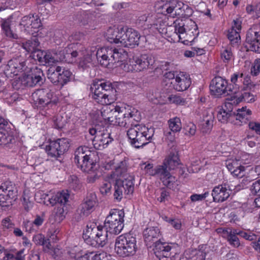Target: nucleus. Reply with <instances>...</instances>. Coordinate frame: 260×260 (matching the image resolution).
<instances>
[{
  "label": "nucleus",
  "instance_id": "f257e3e1",
  "mask_svg": "<svg viewBox=\"0 0 260 260\" xmlns=\"http://www.w3.org/2000/svg\"><path fill=\"white\" fill-rule=\"evenodd\" d=\"M90 90L93 99L102 105H110L116 100V90L110 82H93Z\"/></svg>",
  "mask_w": 260,
  "mask_h": 260
},
{
  "label": "nucleus",
  "instance_id": "f03ea898",
  "mask_svg": "<svg viewBox=\"0 0 260 260\" xmlns=\"http://www.w3.org/2000/svg\"><path fill=\"white\" fill-rule=\"evenodd\" d=\"M154 134L153 127L143 125H135L127 131V136L132 146L139 148L147 144Z\"/></svg>",
  "mask_w": 260,
  "mask_h": 260
},
{
  "label": "nucleus",
  "instance_id": "7ed1b4c3",
  "mask_svg": "<svg viewBox=\"0 0 260 260\" xmlns=\"http://www.w3.org/2000/svg\"><path fill=\"white\" fill-rule=\"evenodd\" d=\"M95 55L100 64L108 68H114L116 62L122 61L127 56V52L123 49L109 47L99 49Z\"/></svg>",
  "mask_w": 260,
  "mask_h": 260
},
{
  "label": "nucleus",
  "instance_id": "20e7f679",
  "mask_svg": "<svg viewBox=\"0 0 260 260\" xmlns=\"http://www.w3.org/2000/svg\"><path fill=\"white\" fill-rule=\"evenodd\" d=\"M104 229L95 222H88L83 234L84 241L92 247L104 246L107 242L108 236Z\"/></svg>",
  "mask_w": 260,
  "mask_h": 260
},
{
  "label": "nucleus",
  "instance_id": "39448f33",
  "mask_svg": "<svg viewBox=\"0 0 260 260\" xmlns=\"http://www.w3.org/2000/svg\"><path fill=\"white\" fill-rule=\"evenodd\" d=\"M137 249L136 239L130 234L121 235L116 239L115 251L119 256L134 255Z\"/></svg>",
  "mask_w": 260,
  "mask_h": 260
},
{
  "label": "nucleus",
  "instance_id": "423d86ee",
  "mask_svg": "<svg viewBox=\"0 0 260 260\" xmlns=\"http://www.w3.org/2000/svg\"><path fill=\"white\" fill-rule=\"evenodd\" d=\"M44 81V75L43 71L36 67L31 68L29 72L18 79L15 80L12 85L16 89L23 87H33L41 85Z\"/></svg>",
  "mask_w": 260,
  "mask_h": 260
},
{
  "label": "nucleus",
  "instance_id": "0eeeda50",
  "mask_svg": "<svg viewBox=\"0 0 260 260\" xmlns=\"http://www.w3.org/2000/svg\"><path fill=\"white\" fill-rule=\"evenodd\" d=\"M124 212L123 210L113 209L107 216L104 228L108 234L118 235L123 228Z\"/></svg>",
  "mask_w": 260,
  "mask_h": 260
},
{
  "label": "nucleus",
  "instance_id": "6e6552de",
  "mask_svg": "<svg viewBox=\"0 0 260 260\" xmlns=\"http://www.w3.org/2000/svg\"><path fill=\"white\" fill-rule=\"evenodd\" d=\"M154 63V60L150 54H144L134 56L124 65L127 72H141L150 68Z\"/></svg>",
  "mask_w": 260,
  "mask_h": 260
},
{
  "label": "nucleus",
  "instance_id": "1a4fd4ad",
  "mask_svg": "<svg viewBox=\"0 0 260 260\" xmlns=\"http://www.w3.org/2000/svg\"><path fill=\"white\" fill-rule=\"evenodd\" d=\"M33 103L38 108L47 110L56 105L53 92L48 89H39L31 95Z\"/></svg>",
  "mask_w": 260,
  "mask_h": 260
},
{
  "label": "nucleus",
  "instance_id": "9d476101",
  "mask_svg": "<svg viewBox=\"0 0 260 260\" xmlns=\"http://www.w3.org/2000/svg\"><path fill=\"white\" fill-rule=\"evenodd\" d=\"M133 180V177L131 176L123 180L115 178L113 193L115 201L120 202L124 195L133 193L134 190Z\"/></svg>",
  "mask_w": 260,
  "mask_h": 260
},
{
  "label": "nucleus",
  "instance_id": "9b49d317",
  "mask_svg": "<svg viewBox=\"0 0 260 260\" xmlns=\"http://www.w3.org/2000/svg\"><path fill=\"white\" fill-rule=\"evenodd\" d=\"M21 29L29 35L38 36L39 30L43 26L40 17L38 15L29 14L23 16L20 22Z\"/></svg>",
  "mask_w": 260,
  "mask_h": 260
},
{
  "label": "nucleus",
  "instance_id": "f8f14e48",
  "mask_svg": "<svg viewBox=\"0 0 260 260\" xmlns=\"http://www.w3.org/2000/svg\"><path fill=\"white\" fill-rule=\"evenodd\" d=\"M93 153L85 146L79 147L74 152V162L77 167L83 170H88V167L94 164Z\"/></svg>",
  "mask_w": 260,
  "mask_h": 260
},
{
  "label": "nucleus",
  "instance_id": "ddd939ff",
  "mask_svg": "<svg viewBox=\"0 0 260 260\" xmlns=\"http://www.w3.org/2000/svg\"><path fill=\"white\" fill-rule=\"evenodd\" d=\"M70 147V141L67 138L57 139L51 141L46 146V151L48 156L57 159L67 152Z\"/></svg>",
  "mask_w": 260,
  "mask_h": 260
},
{
  "label": "nucleus",
  "instance_id": "4468645a",
  "mask_svg": "<svg viewBox=\"0 0 260 260\" xmlns=\"http://www.w3.org/2000/svg\"><path fill=\"white\" fill-rule=\"evenodd\" d=\"M154 247V253L159 260H172L177 253V245L172 243L157 241Z\"/></svg>",
  "mask_w": 260,
  "mask_h": 260
},
{
  "label": "nucleus",
  "instance_id": "2eb2a0df",
  "mask_svg": "<svg viewBox=\"0 0 260 260\" xmlns=\"http://www.w3.org/2000/svg\"><path fill=\"white\" fill-rule=\"evenodd\" d=\"M245 45L247 49L260 53V25L254 26L248 29Z\"/></svg>",
  "mask_w": 260,
  "mask_h": 260
},
{
  "label": "nucleus",
  "instance_id": "dca6fc26",
  "mask_svg": "<svg viewBox=\"0 0 260 260\" xmlns=\"http://www.w3.org/2000/svg\"><path fill=\"white\" fill-rule=\"evenodd\" d=\"M210 89L212 94L217 96L230 94L232 90L230 88L228 89V82L221 77H214L211 82Z\"/></svg>",
  "mask_w": 260,
  "mask_h": 260
},
{
  "label": "nucleus",
  "instance_id": "f3484780",
  "mask_svg": "<svg viewBox=\"0 0 260 260\" xmlns=\"http://www.w3.org/2000/svg\"><path fill=\"white\" fill-rule=\"evenodd\" d=\"M102 128L101 132L99 133L97 136H95L93 140L94 147H98L99 149L107 147L116 137V136L113 135L112 129L109 131L105 128L104 126L102 127Z\"/></svg>",
  "mask_w": 260,
  "mask_h": 260
},
{
  "label": "nucleus",
  "instance_id": "a211bd4d",
  "mask_svg": "<svg viewBox=\"0 0 260 260\" xmlns=\"http://www.w3.org/2000/svg\"><path fill=\"white\" fill-rule=\"evenodd\" d=\"M14 142L10 124L7 120L0 117V145L8 146Z\"/></svg>",
  "mask_w": 260,
  "mask_h": 260
},
{
  "label": "nucleus",
  "instance_id": "6ab92c4d",
  "mask_svg": "<svg viewBox=\"0 0 260 260\" xmlns=\"http://www.w3.org/2000/svg\"><path fill=\"white\" fill-rule=\"evenodd\" d=\"M27 67L26 66L25 60L21 57L14 58L8 62L5 69V74L7 76L17 75L19 72L25 71Z\"/></svg>",
  "mask_w": 260,
  "mask_h": 260
},
{
  "label": "nucleus",
  "instance_id": "aec40b11",
  "mask_svg": "<svg viewBox=\"0 0 260 260\" xmlns=\"http://www.w3.org/2000/svg\"><path fill=\"white\" fill-rule=\"evenodd\" d=\"M191 83L189 75L184 72H180L176 75L175 79L170 82L173 88L178 91H183L187 89L190 86Z\"/></svg>",
  "mask_w": 260,
  "mask_h": 260
},
{
  "label": "nucleus",
  "instance_id": "412c9836",
  "mask_svg": "<svg viewBox=\"0 0 260 260\" xmlns=\"http://www.w3.org/2000/svg\"><path fill=\"white\" fill-rule=\"evenodd\" d=\"M124 38L123 47L133 48L139 45L140 36L136 30L132 28L127 29Z\"/></svg>",
  "mask_w": 260,
  "mask_h": 260
},
{
  "label": "nucleus",
  "instance_id": "4be33fe9",
  "mask_svg": "<svg viewBox=\"0 0 260 260\" xmlns=\"http://www.w3.org/2000/svg\"><path fill=\"white\" fill-rule=\"evenodd\" d=\"M143 236L147 245H150L152 243L155 245L157 241H160V229L157 226L147 228L143 231Z\"/></svg>",
  "mask_w": 260,
  "mask_h": 260
},
{
  "label": "nucleus",
  "instance_id": "5701e85b",
  "mask_svg": "<svg viewBox=\"0 0 260 260\" xmlns=\"http://www.w3.org/2000/svg\"><path fill=\"white\" fill-rule=\"evenodd\" d=\"M230 194V190L228 189L225 185H219L215 186L212 192L213 201L215 202H223L226 200Z\"/></svg>",
  "mask_w": 260,
  "mask_h": 260
},
{
  "label": "nucleus",
  "instance_id": "b1692460",
  "mask_svg": "<svg viewBox=\"0 0 260 260\" xmlns=\"http://www.w3.org/2000/svg\"><path fill=\"white\" fill-rule=\"evenodd\" d=\"M168 123L170 131H165V135L168 139L173 142L175 140V137L172 134L179 132L181 129V120L179 117H175L169 119Z\"/></svg>",
  "mask_w": 260,
  "mask_h": 260
},
{
  "label": "nucleus",
  "instance_id": "393cba45",
  "mask_svg": "<svg viewBox=\"0 0 260 260\" xmlns=\"http://www.w3.org/2000/svg\"><path fill=\"white\" fill-rule=\"evenodd\" d=\"M69 191L68 190H62L53 195L51 198L49 199L48 201L52 206H65L69 201Z\"/></svg>",
  "mask_w": 260,
  "mask_h": 260
},
{
  "label": "nucleus",
  "instance_id": "a878e982",
  "mask_svg": "<svg viewBox=\"0 0 260 260\" xmlns=\"http://www.w3.org/2000/svg\"><path fill=\"white\" fill-rule=\"evenodd\" d=\"M96 197L93 193L88 194L79 207L89 215L94 210L96 204Z\"/></svg>",
  "mask_w": 260,
  "mask_h": 260
},
{
  "label": "nucleus",
  "instance_id": "bb28decb",
  "mask_svg": "<svg viewBox=\"0 0 260 260\" xmlns=\"http://www.w3.org/2000/svg\"><path fill=\"white\" fill-rule=\"evenodd\" d=\"M113 120V125L126 127L129 126V119L128 118L127 112L119 111L117 110V108H116Z\"/></svg>",
  "mask_w": 260,
  "mask_h": 260
},
{
  "label": "nucleus",
  "instance_id": "cd10ccee",
  "mask_svg": "<svg viewBox=\"0 0 260 260\" xmlns=\"http://www.w3.org/2000/svg\"><path fill=\"white\" fill-rule=\"evenodd\" d=\"M88 170H83L84 172L88 174L87 181L88 183L94 182L101 176L100 171V166L96 162L88 167Z\"/></svg>",
  "mask_w": 260,
  "mask_h": 260
},
{
  "label": "nucleus",
  "instance_id": "c85d7f7f",
  "mask_svg": "<svg viewBox=\"0 0 260 260\" xmlns=\"http://www.w3.org/2000/svg\"><path fill=\"white\" fill-rule=\"evenodd\" d=\"M251 111L246 109V107H242L237 110V113H233V117L241 123H247L250 119Z\"/></svg>",
  "mask_w": 260,
  "mask_h": 260
},
{
  "label": "nucleus",
  "instance_id": "c756f323",
  "mask_svg": "<svg viewBox=\"0 0 260 260\" xmlns=\"http://www.w3.org/2000/svg\"><path fill=\"white\" fill-rule=\"evenodd\" d=\"M17 199L12 196L9 197L2 189H0V206L3 210L9 209Z\"/></svg>",
  "mask_w": 260,
  "mask_h": 260
},
{
  "label": "nucleus",
  "instance_id": "7c9ffc66",
  "mask_svg": "<svg viewBox=\"0 0 260 260\" xmlns=\"http://www.w3.org/2000/svg\"><path fill=\"white\" fill-rule=\"evenodd\" d=\"M192 9L187 5H184L182 2L178 1L176 9V15L183 18H188L191 15Z\"/></svg>",
  "mask_w": 260,
  "mask_h": 260
},
{
  "label": "nucleus",
  "instance_id": "2f4dec72",
  "mask_svg": "<svg viewBox=\"0 0 260 260\" xmlns=\"http://www.w3.org/2000/svg\"><path fill=\"white\" fill-rule=\"evenodd\" d=\"M0 189H2L3 192L5 191L8 195L9 194V196L17 199V188L15 184L11 181L8 180L2 183L0 186Z\"/></svg>",
  "mask_w": 260,
  "mask_h": 260
},
{
  "label": "nucleus",
  "instance_id": "473e14b6",
  "mask_svg": "<svg viewBox=\"0 0 260 260\" xmlns=\"http://www.w3.org/2000/svg\"><path fill=\"white\" fill-rule=\"evenodd\" d=\"M94 16L91 14L84 13L80 20L81 25L84 26L86 29H94L95 28V23Z\"/></svg>",
  "mask_w": 260,
  "mask_h": 260
},
{
  "label": "nucleus",
  "instance_id": "72a5a7b5",
  "mask_svg": "<svg viewBox=\"0 0 260 260\" xmlns=\"http://www.w3.org/2000/svg\"><path fill=\"white\" fill-rule=\"evenodd\" d=\"M40 42L37 38H33L22 43L23 48L28 52L32 53L40 48Z\"/></svg>",
  "mask_w": 260,
  "mask_h": 260
},
{
  "label": "nucleus",
  "instance_id": "f704fd0d",
  "mask_svg": "<svg viewBox=\"0 0 260 260\" xmlns=\"http://www.w3.org/2000/svg\"><path fill=\"white\" fill-rule=\"evenodd\" d=\"M61 71V67L59 66H54L49 68L48 70V78L50 81L55 85L59 83V74Z\"/></svg>",
  "mask_w": 260,
  "mask_h": 260
},
{
  "label": "nucleus",
  "instance_id": "c9c22d12",
  "mask_svg": "<svg viewBox=\"0 0 260 260\" xmlns=\"http://www.w3.org/2000/svg\"><path fill=\"white\" fill-rule=\"evenodd\" d=\"M170 174L171 173H170L169 170L167 168V166H166V164L164 163L161 165L156 166L152 171L150 172V175H156L160 178L161 180L168 175H170Z\"/></svg>",
  "mask_w": 260,
  "mask_h": 260
},
{
  "label": "nucleus",
  "instance_id": "e433bc0d",
  "mask_svg": "<svg viewBox=\"0 0 260 260\" xmlns=\"http://www.w3.org/2000/svg\"><path fill=\"white\" fill-rule=\"evenodd\" d=\"M178 1L175 0L172 2L166 3L161 7V13L167 15L174 17L176 15V9L177 6Z\"/></svg>",
  "mask_w": 260,
  "mask_h": 260
},
{
  "label": "nucleus",
  "instance_id": "4c0bfd02",
  "mask_svg": "<svg viewBox=\"0 0 260 260\" xmlns=\"http://www.w3.org/2000/svg\"><path fill=\"white\" fill-rule=\"evenodd\" d=\"M69 53H71L69 50L68 51V47L63 49L58 50L56 52L53 53L56 57L57 61H60L71 63L73 62V60L70 59Z\"/></svg>",
  "mask_w": 260,
  "mask_h": 260
},
{
  "label": "nucleus",
  "instance_id": "58836bf2",
  "mask_svg": "<svg viewBox=\"0 0 260 260\" xmlns=\"http://www.w3.org/2000/svg\"><path fill=\"white\" fill-rule=\"evenodd\" d=\"M179 159L177 155L175 153H170L168 157L164 161V164H166L167 168L170 171L174 170L176 167L179 164Z\"/></svg>",
  "mask_w": 260,
  "mask_h": 260
},
{
  "label": "nucleus",
  "instance_id": "ea45409f",
  "mask_svg": "<svg viewBox=\"0 0 260 260\" xmlns=\"http://www.w3.org/2000/svg\"><path fill=\"white\" fill-rule=\"evenodd\" d=\"M127 171L126 163L125 161H122L117 166H115V171L111 174L112 178H118L121 176H124Z\"/></svg>",
  "mask_w": 260,
  "mask_h": 260
},
{
  "label": "nucleus",
  "instance_id": "a19ab883",
  "mask_svg": "<svg viewBox=\"0 0 260 260\" xmlns=\"http://www.w3.org/2000/svg\"><path fill=\"white\" fill-rule=\"evenodd\" d=\"M130 111H127L128 118L129 119V126L131 127L134 126L135 125H140L135 122L140 121L141 119L140 113L136 109L134 108L133 110H130Z\"/></svg>",
  "mask_w": 260,
  "mask_h": 260
},
{
  "label": "nucleus",
  "instance_id": "79ce46f5",
  "mask_svg": "<svg viewBox=\"0 0 260 260\" xmlns=\"http://www.w3.org/2000/svg\"><path fill=\"white\" fill-rule=\"evenodd\" d=\"M116 108L112 110L107 108L101 112V117L105 120V122H109L110 124H112Z\"/></svg>",
  "mask_w": 260,
  "mask_h": 260
},
{
  "label": "nucleus",
  "instance_id": "37998d69",
  "mask_svg": "<svg viewBox=\"0 0 260 260\" xmlns=\"http://www.w3.org/2000/svg\"><path fill=\"white\" fill-rule=\"evenodd\" d=\"M241 102V100L236 98L235 96H232L231 99H227L223 107L221 108L223 110L229 113H234L233 105H237Z\"/></svg>",
  "mask_w": 260,
  "mask_h": 260
},
{
  "label": "nucleus",
  "instance_id": "c03bdc74",
  "mask_svg": "<svg viewBox=\"0 0 260 260\" xmlns=\"http://www.w3.org/2000/svg\"><path fill=\"white\" fill-rule=\"evenodd\" d=\"M72 75V73L69 70L64 68L62 69L61 67V71L59 74V83L58 85L62 87L64 84H67L69 81L70 77Z\"/></svg>",
  "mask_w": 260,
  "mask_h": 260
},
{
  "label": "nucleus",
  "instance_id": "a18cd8bd",
  "mask_svg": "<svg viewBox=\"0 0 260 260\" xmlns=\"http://www.w3.org/2000/svg\"><path fill=\"white\" fill-rule=\"evenodd\" d=\"M186 22L182 20H176L174 24L175 25V31L178 35L179 40L181 41V38L180 35H183L186 32L185 23Z\"/></svg>",
  "mask_w": 260,
  "mask_h": 260
},
{
  "label": "nucleus",
  "instance_id": "49530a36",
  "mask_svg": "<svg viewBox=\"0 0 260 260\" xmlns=\"http://www.w3.org/2000/svg\"><path fill=\"white\" fill-rule=\"evenodd\" d=\"M2 28L3 32L7 37L12 39H17L18 38L17 34L14 33L10 27V22L9 21H4L2 23Z\"/></svg>",
  "mask_w": 260,
  "mask_h": 260
},
{
  "label": "nucleus",
  "instance_id": "de8ad7c7",
  "mask_svg": "<svg viewBox=\"0 0 260 260\" xmlns=\"http://www.w3.org/2000/svg\"><path fill=\"white\" fill-rule=\"evenodd\" d=\"M191 260H205L206 257L205 252L197 249H193L187 253Z\"/></svg>",
  "mask_w": 260,
  "mask_h": 260
},
{
  "label": "nucleus",
  "instance_id": "09e8293b",
  "mask_svg": "<svg viewBox=\"0 0 260 260\" xmlns=\"http://www.w3.org/2000/svg\"><path fill=\"white\" fill-rule=\"evenodd\" d=\"M230 117H233V113H229L221 108L217 111V117L222 123L226 122Z\"/></svg>",
  "mask_w": 260,
  "mask_h": 260
},
{
  "label": "nucleus",
  "instance_id": "8fccbe9b",
  "mask_svg": "<svg viewBox=\"0 0 260 260\" xmlns=\"http://www.w3.org/2000/svg\"><path fill=\"white\" fill-rule=\"evenodd\" d=\"M117 28L110 27L107 31L106 38L110 43L116 44Z\"/></svg>",
  "mask_w": 260,
  "mask_h": 260
},
{
  "label": "nucleus",
  "instance_id": "3c124183",
  "mask_svg": "<svg viewBox=\"0 0 260 260\" xmlns=\"http://www.w3.org/2000/svg\"><path fill=\"white\" fill-rule=\"evenodd\" d=\"M45 52L41 50L40 48L31 53V56L36 60H38L41 64L44 65V56Z\"/></svg>",
  "mask_w": 260,
  "mask_h": 260
},
{
  "label": "nucleus",
  "instance_id": "603ef678",
  "mask_svg": "<svg viewBox=\"0 0 260 260\" xmlns=\"http://www.w3.org/2000/svg\"><path fill=\"white\" fill-rule=\"evenodd\" d=\"M66 123V120L61 115L53 117V126L57 129H61Z\"/></svg>",
  "mask_w": 260,
  "mask_h": 260
},
{
  "label": "nucleus",
  "instance_id": "864d4df0",
  "mask_svg": "<svg viewBox=\"0 0 260 260\" xmlns=\"http://www.w3.org/2000/svg\"><path fill=\"white\" fill-rule=\"evenodd\" d=\"M88 215V214L79 206L73 216V220L78 222L83 220L85 217Z\"/></svg>",
  "mask_w": 260,
  "mask_h": 260
},
{
  "label": "nucleus",
  "instance_id": "5fc2aeb1",
  "mask_svg": "<svg viewBox=\"0 0 260 260\" xmlns=\"http://www.w3.org/2000/svg\"><path fill=\"white\" fill-rule=\"evenodd\" d=\"M163 184L170 189H173L174 185L176 181V178L171 174L161 180Z\"/></svg>",
  "mask_w": 260,
  "mask_h": 260
},
{
  "label": "nucleus",
  "instance_id": "6e6d98bb",
  "mask_svg": "<svg viewBox=\"0 0 260 260\" xmlns=\"http://www.w3.org/2000/svg\"><path fill=\"white\" fill-rule=\"evenodd\" d=\"M125 31L123 28H117L116 44L118 46L123 47V42L124 41V36L125 35Z\"/></svg>",
  "mask_w": 260,
  "mask_h": 260
},
{
  "label": "nucleus",
  "instance_id": "4d7b16f0",
  "mask_svg": "<svg viewBox=\"0 0 260 260\" xmlns=\"http://www.w3.org/2000/svg\"><path fill=\"white\" fill-rule=\"evenodd\" d=\"M226 236L227 241L229 242L230 245L234 247H238L240 245V241L237 237V236L230 234H224Z\"/></svg>",
  "mask_w": 260,
  "mask_h": 260
},
{
  "label": "nucleus",
  "instance_id": "13d9d810",
  "mask_svg": "<svg viewBox=\"0 0 260 260\" xmlns=\"http://www.w3.org/2000/svg\"><path fill=\"white\" fill-rule=\"evenodd\" d=\"M23 205L25 211L28 212L33 206L34 202L28 195L24 192L23 196Z\"/></svg>",
  "mask_w": 260,
  "mask_h": 260
},
{
  "label": "nucleus",
  "instance_id": "bf43d9fd",
  "mask_svg": "<svg viewBox=\"0 0 260 260\" xmlns=\"http://www.w3.org/2000/svg\"><path fill=\"white\" fill-rule=\"evenodd\" d=\"M44 56V65L48 63L51 65L57 61L56 56L50 52H45Z\"/></svg>",
  "mask_w": 260,
  "mask_h": 260
},
{
  "label": "nucleus",
  "instance_id": "052dcab7",
  "mask_svg": "<svg viewBox=\"0 0 260 260\" xmlns=\"http://www.w3.org/2000/svg\"><path fill=\"white\" fill-rule=\"evenodd\" d=\"M228 38L231 44L234 45L238 43L240 35L236 30L233 29L231 31L228 33Z\"/></svg>",
  "mask_w": 260,
  "mask_h": 260
},
{
  "label": "nucleus",
  "instance_id": "680f3d73",
  "mask_svg": "<svg viewBox=\"0 0 260 260\" xmlns=\"http://www.w3.org/2000/svg\"><path fill=\"white\" fill-rule=\"evenodd\" d=\"M69 182L70 187L74 190L78 189L80 187L79 180L76 176H71L69 179Z\"/></svg>",
  "mask_w": 260,
  "mask_h": 260
},
{
  "label": "nucleus",
  "instance_id": "e2e57ef3",
  "mask_svg": "<svg viewBox=\"0 0 260 260\" xmlns=\"http://www.w3.org/2000/svg\"><path fill=\"white\" fill-rule=\"evenodd\" d=\"M245 171L244 166H237L235 169L232 170L231 174L234 176L241 178L245 175Z\"/></svg>",
  "mask_w": 260,
  "mask_h": 260
},
{
  "label": "nucleus",
  "instance_id": "0e129e2a",
  "mask_svg": "<svg viewBox=\"0 0 260 260\" xmlns=\"http://www.w3.org/2000/svg\"><path fill=\"white\" fill-rule=\"evenodd\" d=\"M112 184L110 182L106 181L100 187V192L103 195L111 194Z\"/></svg>",
  "mask_w": 260,
  "mask_h": 260
},
{
  "label": "nucleus",
  "instance_id": "69168bd1",
  "mask_svg": "<svg viewBox=\"0 0 260 260\" xmlns=\"http://www.w3.org/2000/svg\"><path fill=\"white\" fill-rule=\"evenodd\" d=\"M169 99L171 103L177 105H183L186 103L185 99L177 95H171Z\"/></svg>",
  "mask_w": 260,
  "mask_h": 260
},
{
  "label": "nucleus",
  "instance_id": "338daca9",
  "mask_svg": "<svg viewBox=\"0 0 260 260\" xmlns=\"http://www.w3.org/2000/svg\"><path fill=\"white\" fill-rule=\"evenodd\" d=\"M165 220L176 230H179L181 227V222L178 219L170 218L166 216Z\"/></svg>",
  "mask_w": 260,
  "mask_h": 260
},
{
  "label": "nucleus",
  "instance_id": "774afa93",
  "mask_svg": "<svg viewBox=\"0 0 260 260\" xmlns=\"http://www.w3.org/2000/svg\"><path fill=\"white\" fill-rule=\"evenodd\" d=\"M260 72V59H256L251 69V73L253 76H257Z\"/></svg>",
  "mask_w": 260,
  "mask_h": 260
}]
</instances>
